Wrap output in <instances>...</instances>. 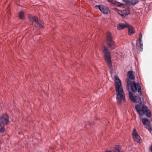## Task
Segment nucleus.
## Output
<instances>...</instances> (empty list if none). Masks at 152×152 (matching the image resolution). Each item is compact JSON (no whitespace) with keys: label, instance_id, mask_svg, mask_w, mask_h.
I'll return each instance as SVG.
<instances>
[{"label":"nucleus","instance_id":"nucleus-1","mask_svg":"<svg viewBox=\"0 0 152 152\" xmlns=\"http://www.w3.org/2000/svg\"><path fill=\"white\" fill-rule=\"evenodd\" d=\"M129 96L132 102L139 103V104L135 106V109L139 115L142 116L145 114L146 116L148 118L151 117V112L148 110L145 105L142 104L139 96L133 95L131 92L129 91Z\"/></svg>","mask_w":152,"mask_h":152},{"label":"nucleus","instance_id":"nucleus-2","mask_svg":"<svg viewBox=\"0 0 152 152\" xmlns=\"http://www.w3.org/2000/svg\"><path fill=\"white\" fill-rule=\"evenodd\" d=\"M114 81L117 101L118 103L120 104L122 100H125L124 92L122 88L121 82L117 75H115L114 76Z\"/></svg>","mask_w":152,"mask_h":152},{"label":"nucleus","instance_id":"nucleus-3","mask_svg":"<svg viewBox=\"0 0 152 152\" xmlns=\"http://www.w3.org/2000/svg\"><path fill=\"white\" fill-rule=\"evenodd\" d=\"M129 86L133 91H137L139 94L140 95L142 94L141 90V87L139 83H136L135 81L130 82L129 79H128L127 81V84L126 88L127 90L129 89Z\"/></svg>","mask_w":152,"mask_h":152},{"label":"nucleus","instance_id":"nucleus-4","mask_svg":"<svg viewBox=\"0 0 152 152\" xmlns=\"http://www.w3.org/2000/svg\"><path fill=\"white\" fill-rule=\"evenodd\" d=\"M28 18L30 21L32 22L33 25L35 27L39 28L43 27V23L38 20L37 17L30 15Z\"/></svg>","mask_w":152,"mask_h":152},{"label":"nucleus","instance_id":"nucleus-5","mask_svg":"<svg viewBox=\"0 0 152 152\" xmlns=\"http://www.w3.org/2000/svg\"><path fill=\"white\" fill-rule=\"evenodd\" d=\"M103 51L104 54V58L107 64L109 67H111L112 66V64L110 54L108 49L106 47L104 46Z\"/></svg>","mask_w":152,"mask_h":152},{"label":"nucleus","instance_id":"nucleus-6","mask_svg":"<svg viewBox=\"0 0 152 152\" xmlns=\"http://www.w3.org/2000/svg\"><path fill=\"white\" fill-rule=\"evenodd\" d=\"M106 42L109 47L112 50L115 48V44L114 41L112 39L111 34L109 32L107 34Z\"/></svg>","mask_w":152,"mask_h":152},{"label":"nucleus","instance_id":"nucleus-7","mask_svg":"<svg viewBox=\"0 0 152 152\" xmlns=\"http://www.w3.org/2000/svg\"><path fill=\"white\" fill-rule=\"evenodd\" d=\"M95 7L98 8L102 13L104 14H107L110 12V10L107 7L103 5H96Z\"/></svg>","mask_w":152,"mask_h":152},{"label":"nucleus","instance_id":"nucleus-8","mask_svg":"<svg viewBox=\"0 0 152 152\" xmlns=\"http://www.w3.org/2000/svg\"><path fill=\"white\" fill-rule=\"evenodd\" d=\"M142 122L146 128L148 129L149 131L151 132L152 130V128L149 120L147 118H144L142 119Z\"/></svg>","mask_w":152,"mask_h":152},{"label":"nucleus","instance_id":"nucleus-9","mask_svg":"<svg viewBox=\"0 0 152 152\" xmlns=\"http://www.w3.org/2000/svg\"><path fill=\"white\" fill-rule=\"evenodd\" d=\"M9 121L8 116L7 115H4L0 118V126H4L8 124Z\"/></svg>","mask_w":152,"mask_h":152},{"label":"nucleus","instance_id":"nucleus-10","mask_svg":"<svg viewBox=\"0 0 152 152\" xmlns=\"http://www.w3.org/2000/svg\"><path fill=\"white\" fill-rule=\"evenodd\" d=\"M132 135L134 141L137 142H139L140 139V137L137 132L136 129L135 128H134L133 130Z\"/></svg>","mask_w":152,"mask_h":152},{"label":"nucleus","instance_id":"nucleus-11","mask_svg":"<svg viewBox=\"0 0 152 152\" xmlns=\"http://www.w3.org/2000/svg\"><path fill=\"white\" fill-rule=\"evenodd\" d=\"M142 34L140 33L138 40H137L136 42V45L137 47L138 45H139L140 47V50L142 51L143 50V44L142 40Z\"/></svg>","mask_w":152,"mask_h":152},{"label":"nucleus","instance_id":"nucleus-12","mask_svg":"<svg viewBox=\"0 0 152 152\" xmlns=\"http://www.w3.org/2000/svg\"><path fill=\"white\" fill-rule=\"evenodd\" d=\"M128 24L127 23H120L117 26V28L118 30H120L124 28L127 27Z\"/></svg>","mask_w":152,"mask_h":152},{"label":"nucleus","instance_id":"nucleus-13","mask_svg":"<svg viewBox=\"0 0 152 152\" xmlns=\"http://www.w3.org/2000/svg\"><path fill=\"white\" fill-rule=\"evenodd\" d=\"M127 27L128 28V34L129 35H132L135 33V31L133 26L128 25Z\"/></svg>","mask_w":152,"mask_h":152},{"label":"nucleus","instance_id":"nucleus-14","mask_svg":"<svg viewBox=\"0 0 152 152\" xmlns=\"http://www.w3.org/2000/svg\"><path fill=\"white\" fill-rule=\"evenodd\" d=\"M128 77L129 78L132 80L134 79L135 77L133 72L130 71L128 72Z\"/></svg>","mask_w":152,"mask_h":152},{"label":"nucleus","instance_id":"nucleus-15","mask_svg":"<svg viewBox=\"0 0 152 152\" xmlns=\"http://www.w3.org/2000/svg\"><path fill=\"white\" fill-rule=\"evenodd\" d=\"M110 2L112 4L119 7H121L122 5V4L121 3L113 0H110Z\"/></svg>","mask_w":152,"mask_h":152},{"label":"nucleus","instance_id":"nucleus-16","mask_svg":"<svg viewBox=\"0 0 152 152\" xmlns=\"http://www.w3.org/2000/svg\"><path fill=\"white\" fill-rule=\"evenodd\" d=\"M19 17L20 19H23L25 18V14L23 11H21L19 13Z\"/></svg>","mask_w":152,"mask_h":152},{"label":"nucleus","instance_id":"nucleus-17","mask_svg":"<svg viewBox=\"0 0 152 152\" xmlns=\"http://www.w3.org/2000/svg\"><path fill=\"white\" fill-rule=\"evenodd\" d=\"M105 152H120L119 149L117 148L116 147L115 148V149L113 151H106Z\"/></svg>","mask_w":152,"mask_h":152},{"label":"nucleus","instance_id":"nucleus-18","mask_svg":"<svg viewBox=\"0 0 152 152\" xmlns=\"http://www.w3.org/2000/svg\"><path fill=\"white\" fill-rule=\"evenodd\" d=\"M123 12L124 14V16L127 15L129 12V9H126L123 11Z\"/></svg>","mask_w":152,"mask_h":152},{"label":"nucleus","instance_id":"nucleus-19","mask_svg":"<svg viewBox=\"0 0 152 152\" xmlns=\"http://www.w3.org/2000/svg\"><path fill=\"white\" fill-rule=\"evenodd\" d=\"M117 13L120 15H121L123 17L124 16V14L123 12L121 10H118Z\"/></svg>","mask_w":152,"mask_h":152},{"label":"nucleus","instance_id":"nucleus-20","mask_svg":"<svg viewBox=\"0 0 152 152\" xmlns=\"http://www.w3.org/2000/svg\"><path fill=\"white\" fill-rule=\"evenodd\" d=\"M1 127V128L0 129V133H3L5 131L4 126H0Z\"/></svg>","mask_w":152,"mask_h":152},{"label":"nucleus","instance_id":"nucleus-21","mask_svg":"<svg viewBox=\"0 0 152 152\" xmlns=\"http://www.w3.org/2000/svg\"><path fill=\"white\" fill-rule=\"evenodd\" d=\"M89 124L90 126H91L94 124V122L93 121H92L91 122H90Z\"/></svg>","mask_w":152,"mask_h":152},{"label":"nucleus","instance_id":"nucleus-22","mask_svg":"<svg viewBox=\"0 0 152 152\" xmlns=\"http://www.w3.org/2000/svg\"><path fill=\"white\" fill-rule=\"evenodd\" d=\"M149 151H152V144L151 146L150 147L149 149Z\"/></svg>","mask_w":152,"mask_h":152},{"label":"nucleus","instance_id":"nucleus-23","mask_svg":"<svg viewBox=\"0 0 152 152\" xmlns=\"http://www.w3.org/2000/svg\"><path fill=\"white\" fill-rule=\"evenodd\" d=\"M116 12H118V10L117 8H114L113 9Z\"/></svg>","mask_w":152,"mask_h":152},{"label":"nucleus","instance_id":"nucleus-24","mask_svg":"<svg viewBox=\"0 0 152 152\" xmlns=\"http://www.w3.org/2000/svg\"><path fill=\"white\" fill-rule=\"evenodd\" d=\"M132 45H134V44H133V42H132Z\"/></svg>","mask_w":152,"mask_h":152}]
</instances>
